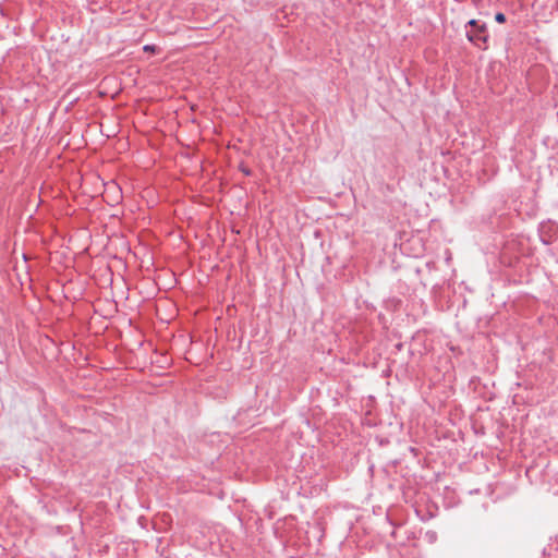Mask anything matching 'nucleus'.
<instances>
[{
  "instance_id": "nucleus-3",
  "label": "nucleus",
  "mask_w": 558,
  "mask_h": 558,
  "mask_svg": "<svg viewBox=\"0 0 558 558\" xmlns=\"http://www.w3.org/2000/svg\"><path fill=\"white\" fill-rule=\"evenodd\" d=\"M468 25L471 27V29H475V28H478L481 27V25L477 24V22L475 20H471L468 22Z\"/></svg>"
},
{
  "instance_id": "nucleus-2",
  "label": "nucleus",
  "mask_w": 558,
  "mask_h": 558,
  "mask_svg": "<svg viewBox=\"0 0 558 558\" xmlns=\"http://www.w3.org/2000/svg\"><path fill=\"white\" fill-rule=\"evenodd\" d=\"M495 21L498 22V23H504L506 21V16L504 13H497L495 15Z\"/></svg>"
},
{
  "instance_id": "nucleus-4",
  "label": "nucleus",
  "mask_w": 558,
  "mask_h": 558,
  "mask_svg": "<svg viewBox=\"0 0 558 558\" xmlns=\"http://www.w3.org/2000/svg\"><path fill=\"white\" fill-rule=\"evenodd\" d=\"M144 50H145V51H154V50H155V47H154V46H150V45H146V46L144 47Z\"/></svg>"
},
{
  "instance_id": "nucleus-1",
  "label": "nucleus",
  "mask_w": 558,
  "mask_h": 558,
  "mask_svg": "<svg viewBox=\"0 0 558 558\" xmlns=\"http://www.w3.org/2000/svg\"><path fill=\"white\" fill-rule=\"evenodd\" d=\"M485 25H481V27L475 29H468L466 37L470 41L480 46L478 41H486Z\"/></svg>"
}]
</instances>
